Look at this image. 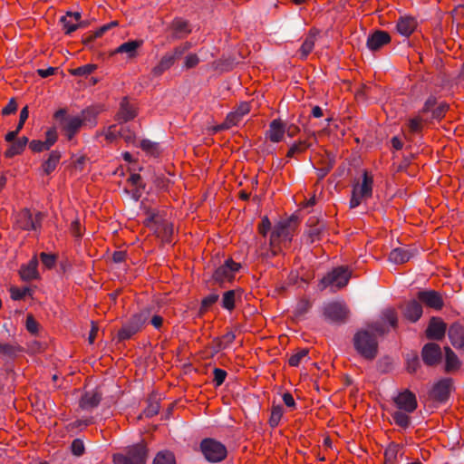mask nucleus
<instances>
[{
    "label": "nucleus",
    "mask_w": 464,
    "mask_h": 464,
    "mask_svg": "<svg viewBox=\"0 0 464 464\" xmlns=\"http://www.w3.org/2000/svg\"><path fill=\"white\" fill-rule=\"evenodd\" d=\"M353 343L360 356L372 361L377 354V324L373 323L358 330L353 338Z\"/></svg>",
    "instance_id": "obj_1"
},
{
    "label": "nucleus",
    "mask_w": 464,
    "mask_h": 464,
    "mask_svg": "<svg viewBox=\"0 0 464 464\" xmlns=\"http://www.w3.org/2000/svg\"><path fill=\"white\" fill-rule=\"evenodd\" d=\"M295 230L296 222L293 218L281 220L274 226L270 236L272 256H276L283 247L289 246Z\"/></svg>",
    "instance_id": "obj_2"
},
{
    "label": "nucleus",
    "mask_w": 464,
    "mask_h": 464,
    "mask_svg": "<svg viewBox=\"0 0 464 464\" xmlns=\"http://www.w3.org/2000/svg\"><path fill=\"white\" fill-rule=\"evenodd\" d=\"M149 450L144 440L124 448L112 455L113 464H146Z\"/></svg>",
    "instance_id": "obj_3"
},
{
    "label": "nucleus",
    "mask_w": 464,
    "mask_h": 464,
    "mask_svg": "<svg viewBox=\"0 0 464 464\" xmlns=\"http://www.w3.org/2000/svg\"><path fill=\"white\" fill-rule=\"evenodd\" d=\"M373 185V176L372 173L364 170L362 181H358L353 186L352 198L350 200V208L358 207L362 199L372 197Z\"/></svg>",
    "instance_id": "obj_4"
},
{
    "label": "nucleus",
    "mask_w": 464,
    "mask_h": 464,
    "mask_svg": "<svg viewBox=\"0 0 464 464\" xmlns=\"http://www.w3.org/2000/svg\"><path fill=\"white\" fill-rule=\"evenodd\" d=\"M351 277L349 270L343 266H339L333 269L330 273L324 276L320 283V290H324L327 287L331 288V291L335 292L346 286Z\"/></svg>",
    "instance_id": "obj_5"
},
{
    "label": "nucleus",
    "mask_w": 464,
    "mask_h": 464,
    "mask_svg": "<svg viewBox=\"0 0 464 464\" xmlns=\"http://www.w3.org/2000/svg\"><path fill=\"white\" fill-rule=\"evenodd\" d=\"M150 318V311L142 310L134 314L118 332V338L121 341L130 339L134 334L141 331Z\"/></svg>",
    "instance_id": "obj_6"
},
{
    "label": "nucleus",
    "mask_w": 464,
    "mask_h": 464,
    "mask_svg": "<svg viewBox=\"0 0 464 464\" xmlns=\"http://www.w3.org/2000/svg\"><path fill=\"white\" fill-rule=\"evenodd\" d=\"M199 447L202 454L208 462H220L227 456L226 446L211 438L202 440Z\"/></svg>",
    "instance_id": "obj_7"
},
{
    "label": "nucleus",
    "mask_w": 464,
    "mask_h": 464,
    "mask_svg": "<svg viewBox=\"0 0 464 464\" xmlns=\"http://www.w3.org/2000/svg\"><path fill=\"white\" fill-rule=\"evenodd\" d=\"M147 227L153 229L154 233L164 243H170L173 234V226L170 222L160 218L158 214L151 213L144 221Z\"/></svg>",
    "instance_id": "obj_8"
},
{
    "label": "nucleus",
    "mask_w": 464,
    "mask_h": 464,
    "mask_svg": "<svg viewBox=\"0 0 464 464\" xmlns=\"http://www.w3.org/2000/svg\"><path fill=\"white\" fill-rule=\"evenodd\" d=\"M241 268V265L229 258L218 266L213 273L212 278L219 283L230 282L235 278V275Z\"/></svg>",
    "instance_id": "obj_9"
},
{
    "label": "nucleus",
    "mask_w": 464,
    "mask_h": 464,
    "mask_svg": "<svg viewBox=\"0 0 464 464\" xmlns=\"http://www.w3.org/2000/svg\"><path fill=\"white\" fill-rule=\"evenodd\" d=\"M16 223L18 227L23 230H36L41 227L42 214L38 212L33 216L29 209H23L17 216Z\"/></svg>",
    "instance_id": "obj_10"
},
{
    "label": "nucleus",
    "mask_w": 464,
    "mask_h": 464,
    "mask_svg": "<svg viewBox=\"0 0 464 464\" xmlns=\"http://www.w3.org/2000/svg\"><path fill=\"white\" fill-rule=\"evenodd\" d=\"M349 311L347 307L341 303L332 302L327 304L324 309V316L333 321L343 323L346 320L348 316Z\"/></svg>",
    "instance_id": "obj_11"
},
{
    "label": "nucleus",
    "mask_w": 464,
    "mask_h": 464,
    "mask_svg": "<svg viewBox=\"0 0 464 464\" xmlns=\"http://www.w3.org/2000/svg\"><path fill=\"white\" fill-rule=\"evenodd\" d=\"M452 386L450 378H444L437 382L430 392V398L439 402L448 401Z\"/></svg>",
    "instance_id": "obj_12"
},
{
    "label": "nucleus",
    "mask_w": 464,
    "mask_h": 464,
    "mask_svg": "<svg viewBox=\"0 0 464 464\" xmlns=\"http://www.w3.org/2000/svg\"><path fill=\"white\" fill-rule=\"evenodd\" d=\"M394 401L400 410L410 413L413 412L418 406L415 394L409 390L400 392Z\"/></svg>",
    "instance_id": "obj_13"
},
{
    "label": "nucleus",
    "mask_w": 464,
    "mask_h": 464,
    "mask_svg": "<svg viewBox=\"0 0 464 464\" xmlns=\"http://www.w3.org/2000/svg\"><path fill=\"white\" fill-rule=\"evenodd\" d=\"M422 360L429 366L436 365L441 359V350L439 344L429 343L425 344L421 351Z\"/></svg>",
    "instance_id": "obj_14"
},
{
    "label": "nucleus",
    "mask_w": 464,
    "mask_h": 464,
    "mask_svg": "<svg viewBox=\"0 0 464 464\" xmlns=\"http://www.w3.org/2000/svg\"><path fill=\"white\" fill-rule=\"evenodd\" d=\"M169 29L173 40L186 38L192 31L188 21L181 17L174 18L169 24Z\"/></svg>",
    "instance_id": "obj_15"
},
{
    "label": "nucleus",
    "mask_w": 464,
    "mask_h": 464,
    "mask_svg": "<svg viewBox=\"0 0 464 464\" xmlns=\"http://www.w3.org/2000/svg\"><path fill=\"white\" fill-rule=\"evenodd\" d=\"M397 314L394 309L387 308L382 311L379 320V335L395 329L397 326Z\"/></svg>",
    "instance_id": "obj_16"
},
{
    "label": "nucleus",
    "mask_w": 464,
    "mask_h": 464,
    "mask_svg": "<svg viewBox=\"0 0 464 464\" xmlns=\"http://www.w3.org/2000/svg\"><path fill=\"white\" fill-rule=\"evenodd\" d=\"M81 14L79 12H67L65 15L62 16L60 23L63 24V30L65 34H70L84 24L80 21Z\"/></svg>",
    "instance_id": "obj_17"
},
{
    "label": "nucleus",
    "mask_w": 464,
    "mask_h": 464,
    "mask_svg": "<svg viewBox=\"0 0 464 464\" xmlns=\"http://www.w3.org/2000/svg\"><path fill=\"white\" fill-rule=\"evenodd\" d=\"M417 297L427 306L436 310H440L444 304L440 294L433 290L420 291L417 295Z\"/></svg>",
    "instance_id": "obj_18"
},
{
    "label": "nucleus",
    "mask_w": 464,
    "mask_h": 464,
    "mask_svg": "<svg viewBox=\"0 0 464 464\" xmlns=\"http://www.w3.org/2000/svg\"><path fill=\"white\" fill-rule=\"evenodd\" d=\"M102 398V393L100 390L95 389L92 391H88L83 393L79 405L81 409L84 411H92V409L98 407Z\"/></svg>",
    "instance_id": "obj_19"
},
{
    "label": "nucleus",
    "mask_w": 464,
    "mask_h": 464,
    "mask_svg": "<svg viewBox=\"0 0 464 464\" xmlns=\"http://www.w3.org/2000/svg\"><path fill=\"white\" fill-rule=\"evenodd\" d=\"M447 324L438 317H432L426 330V336L432 340H441L445 336Z\"/></svg>",
    "instance_id": "obj_20"
},
{
    "label": "nucleus",
    "mask_w": 464,
    "mask_h": 464,
    "mask_svg": "<svg viewBox=\"0 0 464 464\" xmlns=\"http://www.w3.org/2000/svg\"><path fill=\"white\" fill-rule=\"evenodd\" d=\"M137 114V107L130 102L128 97H124L120 103V109L116 114V120L127 122L133 120Z\"/></svg>",
    "instance_id": "obj_21"
},
{
    "label": "nucleus",
    "mask_w": 464,
    "mask_h": 464,
    "mask_svg": "<svg viewBox=\"0 0 464 464\" xmlns=\"http://www.w3.org/2000/svg\"><path fill=\"white\" fill-rule=\"evenodd\" d=\"M285 133V124L280 119L273 120L269 124V129L266 132V137L271 142H280Z\"/></svg>",
    "instance_id": "obj_22"
},
{
    "label": "nucleus",
    "mask_w": 464,
    "mask_h": 464,
    "mask_svg": "<svg viewBox=\"0 0 464 464\" xmlns=\"http://www.w3.org/2000/svg\"><path fill=\"white\" fill-rule=\"evenodd\" d=\"M448 335L451 344L459 350L464 351V326L455 323L450 326Z\"/></svg>",
    "instance_id": "obj_23"
},
{
    "label": "nucleus",
    "mask_w": 464,
    "mask_h": 464,
    "mask_svg": "<svg viewBox=\"0 0 464 464\" xmlns=\"http://www.w3.org/2000/svg\"><path fill=\"white\" fill-rule=\"evenodd\" d=\"M83 119L78 116H71L65 119V121L62 125V129L68 140H72L77 134L83 124Z\"/></svg>",
    "instance_id": "obj_24"
},
{
    "label": "nucleus",
    "mask_w": 464,
    "mask_h": 464,
    "mask_svg": "<svg viewBox=\"0 0 464 464\" xmlns=\"http://www.w3.org/2000/svg\"><path fill=\"white\" fill-rule=\"evenodd\" d=\"M38 260L34 256L26 265L20 267L19 275L24 281H32L39 277Z\"/></svg>",
    "instance_id": "obj_25"
},
{
    "label": "nucleus",
    "mask_w": 464,
    "mask_h": 464,
    "mask_svg": "<svg viewBox=\"0 0 464 464\" xmlns=\"http://www.w3.org/2000/svg\"><path fill=\"white\" fill-rule=\"evenodd\" d=\"M62 158L61 151L57 150H52L46 160H44L41 165V169L44 175H50L53 172L58 166Z\"/></svg>",
    "instance_id": "obj_26"
},
{
    "label": "nucleus",
    "mask_w": 464,
    "mask_h": 464,
    "mask_svg": "<svg viewBox=\"0 0 464 464\" xmlns=\"http://www.w3.org/2000/svg\"><path fill=\"white\" fill-rule=\"evenodd\" d=\"M28 141L29 140L25 136L17 139L5 151V157L7 159H12L14 156L21 155L24 152Z\"/></svg>",
    "instance_id": "obj_27"
},
{
    "label": "nucleus",
    "mask_w": 464,
    "mask_h": 464,
    "mask_svg": "<svg viewBox=\"0 0 464 464\" xmlns=\"http://www.w3.org/2000/svg\"><path fill=\"white\" fill-rule=\"evenodd\" d=\"M445 372H451L460 368L461 362L457 354L450 348L445 347Z\"/></svg>",
    "instance_id": "obj_28"
},
{
    "label": "nucleus",
    "mask_w": 464,
    "mask_h": 464,
    "mask_svg": "<svg viewBox=\"0 0 464 464\" xmlns=\"http://www.w3.org/2000/svg\"><path fill=\"white\" fill-rule=\"evenodd\" d=\"M403 313L407 319L417 322L422 314V306L419 302L412 300L406 304Z\"/></svg>",
    "instance_id": "obj_29"
},
{
    "label": "nucleus",
    "mask_w": 464,
    "mask_h": 464,
    "mask_svg": "<svg viewBox=\"0 0 464 464\" xmlns=\"http://www.w3.org/2000/svg\"><path fill=\"white\" fill-rule=\"evenodd\" d=\"M142 44V41H128L121 44L114 51V53H127L129 58H134L137 54V50Z\"/></svg>",
    "instance_id": "obj_30"
},
{
    "label": "nucleus",
    "mask_w": 464,
    "mask_h": 464,
    "mask_svg": "<svg viewBox=\"0 0 464 464\" xmlns=\"http://www.w3.org/2000/svg\"><path fill=\"white\" fill-rule=\"evenodd\" d=\"M24 352V348L16 343H5L0 342V355L7 358H15Z\"/></svg>",
    "instance_id": "obj_31"
},
{
    "label": "nucleus",
    "mask_w": 464,
    "mask_h": 464,
    "mask_svg": "<svg viewBox=\"0 0 464 464\" xmlns=\"http://www.w3.org/2000/svg\"><path fill=\"white\" fill-rule=\"evenodd\" d=\"M175 60L173 56H170L168 53H165L159 63L153 67L151 72L154 76H160L165 71L169 69L174 63Z\"/></svg>",
    "instance_id": "obj_32"
},
{
    "label": "nucleus",
    "mask_w": 464,
    "mask_h": 464,
    "mask_svg": "<svg viewBox=\"0 0 464 464\" xmlns=\"http://www.w3.org/2000/svg\"><path fill=\"white\" fill-rule=\"evenodd\" d=\"M417 23L411 17L401 18L397 24L398 32L405 36H409L416 28Z\"/></svg>",
    "instance_id": "obj_33"
},
{
    "label": "nucleus",
    "mask_w": 464,
    "mask_h": 464,
    "mask_svg": "<svg viewBox=\"0 0 464 464\" xmlns=\"http://www.w3.org/2000/svg\"><path fill=\"white\" fill-rule=\"evenodd\" d=\"M314 44H315V34H314L312 31H310V33L305 37V39L303 42V44L300 47V50H299L301 59H306V57L314 50Z\"/></svg>",
    "instance_id": "obj_34"
},
{
    "label": "nucleus",
    "mask_w": 464,
    "mask_h": 464,
    "mask_svg": "<svg viewBox=\"0 0 464 464\" xmlns=\"http://www.w3.org/2000/svg\"><path fill=\"white\" fill-rule=\"evenodd\" d=\"M236 290L226 291L222 296L221 306L229 312L233 311L236 306Z\"/></svg>",
    "instance_id": "obj_35"
},
{
    "label": "nucleus",
    "mask_w": 464,
    "mask_h": 464,
    "mask_svg": "<svg viewBox=\"0 0 464 464\" xmlns=\"http://www.w3.org/2000/svg\"><path fill=\"white\" fill-rule=\"evenodd\" d=\"M389 259L396 264H403L410 259V255L407 250L402 248H395L391 251Z\"/></svg>",
    "instance_id": "obj_36"
},
{
    "label": "nucleus",
    "mask_w": 464,
    "mask_h": 464,
    "mask_svg": "<svg viewBox=\"0 0 464 464\" xmlns=\"http://www.w3.org/2000/svg\"><path fill=\"white\" fill-rule=\"evenodd\" d=\"M140 148L147 154L154 157L159 156L160 153L159 143L153 142L147 139L140 140Z\"/></svg>",
    "instance_id": "obj_37"
},
{
    "label": "nucleus",
    "mask_w": 464,
    "mask_h": 464,
    "mask_svg": "<svg viewBox=\"0 0 464 464\" xmlns=\"http://www.w3.org/2000/svg\"><path fill=\"white\" fill-rule=\"evenodd\" d=\"M127 182L135 188L132 192V197L137 200L140 197V188H144V186L141 184L140 175L136 173L131 174L128 178Z\"/></svg>",
    "instance_id": "obj_38"
},
{
    "label": "nucleus",
    "mask_w": 464,
    "mask_h": 464,
    "mask_svg": "<svg viewBox=\"0 0 464 464\" xmlns=\"http://www.w3.org/2000/svg\"><path fill=\"white\" fill-rule=\"evenodd\" d=\"M312 304L308 298H301L295 308L294 314L296 318L303 317L310 310Z\"/></svg>",
    "instance_id": "obj_39"
},
{
    "label": "nucleus",
    "mask_w": 464,
    "mask_h": 464,
    "mask_svg": "<svg viewBox=\"0 0 464 464\" xmlns=\"http://www.w3.org/2000/svg\"><path fill=\"white\" fill-rule=\"evenodd\" d=\"M284 414V409L281 405H273L271 409V414L269 418V425L272 428H276L278 426L282 417Z\"/></svg>",
    "instance_id": "obj_40"
},
{
    "label": "nucleus",
    "mask_w": 464,
    "mask_h": 464,
    "mask_svg": "<svg viewBox=\"0 0 464 464\" xmlns=\"http://www.w3.org/2000/svg\"><path fill=\"white\" fill-rule=\"evenodd\" d=\"M153 464H176V460L173 453L164 450L157 453Z\"/></svg>",
    "instance_id": "obj_41"
},
{
    "label": "nucleus",
    "mask_w": 464,
    "mask_h": 464,
    "mask_svg": "<svg viewBox=\"0 0 464 464\" xmlns=\"http://www.w3.org/2000/svg\"><path fill=\"white\" fill-rule=\"evenodd\" d=\"M218 299L219 295L218 294H210L204 297L200 304L199 314H206L210 307L218 301Z\"/></svg>",
    "instance_id": "obj_42"
},
{
    "label": "nucleus",
    "mask_w": 464,
    "mask_h": 464,
    "mask_svg": "<svg viewBox=\"0 0 464 464\" xmlns=\"http://www.w3.org/2000/svg\"><path fill=\"white\" fill-rule=\"evenodd\" d=\"M243 117L239 116L235 111L229 112L225 121L220 124L221 129H230L234 126H237L241 121Z\"/></svg>",
    "instance_id": "obj_43"
},
{
    "label": "nucleus",
    "mask_w": 464,
    "mask_h": 464,
    "mask_svg": "<svg viewBox=\"0 0 464 464\" xmlns=\"http://www.w3.org/2000/svg\"><path fill=\"white\" fill-rule=\"evenodd\" d=\"M96 69V64L88 63L70 70V73L74 76H88L92 74Z\"/></svg>",
    "instance_id": "obj_44"
},
{
    "label": "nucleus",
    "mask_w": 464,
    "mask_h": 464,
    "mask_svg": "<svg viewBox=\"0 0 464 464\" xmlns=\"http://www.w3.org/2000/svg\"><path fill=\"white\" fill-rule=\"evenodd\" d=\"M398 445L391 443L384 451V464H394L398 455Z\"/></svg>",
    "instance_id": "obj_45"
},
{
    "label": "nucleus",
    "mask_w": 464,
    "mask_h": 464,
    "mask_svg": "<svg viewBox=\"0 0 464 464\" xmlns=\"http://www.w3.org/2000/svg\"><path fill=\"white\" fill-rule=\"evenodd\" d=\"M236 339V334L234 332H227L223 334L217 343V348L218 351L224 350L227 348Z\"/></svg>",
    "instance_id": "obj_46"
},
{
    "label": "nucleus",
    "mask_w": 464,
    "mask_h": 464,
    "mask_svg": "<svg viewBox=\"0 0 464 464\" xmlns=\"http://www.w3.org/2000/svg\"><path fill=\"white\" fill-rule=\"evenodd\" d=\"M309 351L307 349H300L288 359V363L292 367H297L302 361L308 356Z\"/></svg>",
    "instance_id": "obj_47"
},
{
    "label": "nucleus",
    "mask_w": 464,
    "mask_h": 464,
    "mask_svg": "<svg viewBox=\"0 0 464 464\" xmlns=\"http://www.w3.org/2000/svg\"><path fill=\"white\" fill-rule=\"evenodd\" d=\"M324 228V224L320 223L310 227V228L307 231V237H309L311 243L320 240Z\"/></svg>",
    "instance_id": "obj_48"
},
{
    "label": "nucleus",
    "mask_w": 464,
    "mask_h": 464,
    "mask_svg": "<svg viewBox=\"0 0 464 464\" xmlns=\"http://www.w3.org/2000/svg\"><path fill=\"white\" fill-rule=\"evenodd\" d=\"M309 147V145L306 143V141H299L297 143H295L293 144L287 153H286V157L287 158H292L294 157L295 154H299V153H302L304 152L307 148Z\"/></svg>",
    "instance_id": "obj_49"
},
{
    "label": "nucleus",
    "mask_w": 464,
    "mask_h": 464,
    "mask_svg": "<svg viewBox=\"0 0 464 464\" xmlns=\"http://www.w3.org/2000/svg\"><path fill=\"white\" fill-rule=\"evenodd\" d=\"M394 422L401 427V428H407L410 425V417L401 411H396L392 415Z\"/></svg>",
    "instance_id": "obj_50"
},
{
    "label": "nucleus",
    "mask_w": 464,
    "mask_h": 464,
    "mask_svg": "<svg viewBox=\"0 0 464 464\" xmlns=\"http://www.w3.org/2000/svg\"><path fill=\"white\" fill-rule=\"evenodd\" d=\"M101 134L105 136L108 142H112L121 135V131L117 129V125H111Z\"/></svg>",
    "instance_id": "obj_51"
},
{
    "label": "nucleus",
    "mask_w": 464,
    "mask_h": 464,
    "mask_svg": "<svg viewBox=\"0 0 464 464\" xmlns=\"http://www.w3.org/2000/svg\"><path fill=\"white\" fill-rule=\"evenodd\" d=\"M40 259H41V262L42 264L47 268V269H52L53 267H54L55 266V263H56V256L55 255H53V254H47L45 252H42L40 254Z\"/></svg>",
    "instance_id": "obj_52"
},
{
    "label": "nucleus",
    "mask_w": 464,
    "mask_h": 464,
    "mask_svg": "<svg viewBox=\"0 0 464 464\" xmlns=\"http://www.w3.org/2000/svg\"><path fill=\"white\" fill-rule=\"evenodd\" d=\"M58 140V133L55 127L49 128L45 132V143L51 149Z\"/></svg>",
    "instance_id": "obj_53"
},
{
    "label": "nucleus",
    "mask_w": 464,
    "mask_h": 464,
    "mask_svg": "<svg viewBox=\"0 0 464 464\" xmlns=\"http://www.w3.org/2000/svg\"><path fill=\"white\" fill-rule=\"evenodd\" d=\"M191 44L188 42H186L173 49L171 53H168L170 56H173L176 61L179 57H181L188 49H190Z\"/></svg>",
    "instance_id": "obj_54"
},
{
    "label": "nucleus",
    "mask_w": 464,
    "mask_h": 464,
    "mask_svg": "<svg viewBox=\"0 0 464 464\" xmlns=\"http://www.w3.org/2000/svg\"><path fill=\"white\" fill-rule=\"evenodd\" d=\"M29 148L33 152H42L44 150H49L50 148L46 145L45 141H42L39 140H33L29 142Z\"/></svg>",
    "instance_id": "obj_55"
},
{
    "label": "nucleus",
    "mask_w": 464,
    "mask_h": 464,
    "mask_svg": "<svg viewBox=\"0 0 464 464\" xmlns=\"http://www.w3.org/2000/svg\"><path fill=\"white\" fill-rule=\"evenodd\" d=\"M71 450L73 455L77 457L82 456L85 450L83 441L80 439L73 440L71 445Z\"/></svg>",
    "instance_id": "obj_56"
},
{
    "label": "nucleus",
    "mask_w": 464,
    "mask_h": 464,
    "mask_svg": "<svg viewBox=\"0 0 464 464\" xmlns=\"http://www.w3.org/2000/svg\"><path fill=\"white\" fill-rule=\"evenodd\" d=\"M28 287L19 288V287H12L10 289L11 298L13 300H22L25 297V295L29 293Z\"/></svg>",
    "instance_id": "obj_57"
},
{
    "label": "nucleus",
    "mask_w": 464,
    "mask_h": 464,
    "mask_svg": "<svg viewBox=\"0 0 464 464\" xmlns=\"http://www.w3.org/2000/svg\"><path fill=\"white\" fill-rule=\"evenodd\" d=\"M213 382L215 383V386L218 387L225 382L227 377V372L220 368H215L213 371Z\"/></svg>",
    "instance_id": "obj_58"
},
{
    "label": "nucleus",
    "mask_w": 464,
    "mask_h": 464,
    "mask_svg": "<svg viewBox=\"0 0 464 464\" xmlns=\"http://www.w3.org/2000/svg\"><path fill=\"white\" fill-rule=\"evenodd\" d=\"M160 408V407L159 402H150L149 405L144 409L143 414L147 418H151L159 413Z\"/></svg>",
    "instance_id": "obj_59"
},
{
    "label": "nucleus",
    "mask_w": 464,
    "mask_h": 464,
    "mask_svg": "<svg viewBox=\"0 0 464 464\" xmlns=\"http://www.w3.org/2000/svg\"><path fill=\"white\" fill-rule=\"evenodd\" d=\"M271 229V222L269 218L266 216L262 218L261 222L258 225L257 230L260 235L266 237L267 233Z\"/></svg>",
    "instance_id": "obj_60"
},
{
    "label": "nucleus",
    "mask_w": 464,
    "mask_h": 464,
    "mask_svg": "<svg viewBox=\"0 0 464 464\" xmlns=\"http://www.w3.org/2000/svg\"><path fill=\"white\" fill-rule=\"evenodd\" d=\"M408 127H409V130L411 133L420 132L421 130V129H422V120H421V118L416 117V118L411 119L409 121Z\"/></svg>",
    "instance_id": "obj_61"
},
{
    "label": "nucleus",
    "mask_w": 464,
    "mask_h": 464,
    "mask_svg": "<svg viewBox=\"0 0 464 464\" xmlns=\"http://www.w3.org/2000/svg\"><path fill=\"white\" fill-rule=\"evenodd\" d=\"M17 111V102L14 98L9 100L8 103L2 109V114L7 116Z\"/></svg>",
    "instance_id": "obj_62"
},
{
    "label": "nucleus",
    "mask_w": 464,
    "mask_h": 464,
    "mask_svg": "<svg viewBox=\"0 0 464 464\" xmlns=\"http://www.w3.org/2000/svg\"><path fill=\"white\" fill-rule=\"evenodd\" d=\"M251 110V105L247 102H241L237 108L235 109V111L239 114V116L244 117L245 115L248 114Z\"/></svg>",
    "instance_id": "obj_63"
},
{
    "label": "nucleus",
    "mask_w": 464,
    "mask_h": 464,
    "mask_svg": "<svg viewBox=\"0 0 464 464\" xmlns=\"http://www.w3.org/2000/svg\"><path fill=\"white\" fill-rule=\"evenodd\" d=\"M449 110V105L447 103H440L432 112V117L434 119H441L444 117L445 113Z\"/></svg>",
    "instance_id": "obj_64"
}]
</instances>
